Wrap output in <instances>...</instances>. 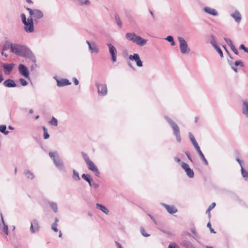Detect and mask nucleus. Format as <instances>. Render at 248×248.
<instances>
[{"label":"nucleus","instance_id":"64","mask_svg":"<svg viewBox=\"0 0 248 248\" xmlns=\"http://www.w3.org/2000/svg\"><path fill=\"white\" fill-rule=\"evenodd\" d=\"M174 160L176 162H180L181 161V159L180 158H179V157H174Z\"/></svg>","mask_w":248,"mask_h":248},{"label":"nucleus","instance_id":"33","mask_svg":"<svg viewBox=\"0 0 248 248\" xmlns=\"http://www.w3.org/2000/svg\"><path fill=\"white\" fill-rule=\"evenodd\" d=\"M0 131L4 135H7L9 132L6 130V126L5 125H0Z\"/></svg>","mask_w":248,"mask_h":248},{"label":"nucleus","instance_id":"19","mask_svg":"<svg viewBox=\"0 0 248 248\" xmlns=\"http://www.w3.org/2000/svg\"><path fill=\"white\" fill-rule=\"evenodd\" d=\"M242 113L248 117V102L247 100H243Z\"/></svg>","mask_w":248,"mask_h":248},{"label":"nucleus","instance_id":"11","mask_svg":"<svg viewBox=\"0 0 248 248\" xmlns=\"http://www.w3.org/2000/svg\"><path fill=\"white\" fill-rule=\"evenodd\" d=\"M88 169L93 172L95 175L99 177L100 173L97 168V167L94 165V164L92 161H90L87 163Z\"/></svg>","mask_w":248,"mask_h":248},{"label":"nucleus","instance_id":"41","mask_svg":"<svg viewBox=\"0 0 248 248\" xmlns=\"http://www.w3.org/2000/svg\"><path fill=\"white\" fill-rule=\"evenodd\" d=\"M89 185L90 186L94 188V189H97L99 187V186L98 184L94 183V182H92V181L90 182V183L89 184Z\"/></svg>","mask_w":248,"mask_h":248},{"label":"nucleus","instance_id":"51","mask_svg":"<svg viewBox=\"0 0 248 248\" xmlns=\"http://www.w3.org/2000/svg\"><path fill=\"white\" fill-rule=\"evenodd\" d=\"M216 206V203L213 202L208 207L207 211H210L212 210Z\"/></svg>","mask_w":248,"mask_h":248},{"label":"nucleus","instance_id":"40","mask_svg":"<svg viewBox=\"0 0 248 248\" xmlns=\"http://www.w3.org/2000/svg\"><path fill=\"white\" fill-rule=\"evenodd\" d=\"M140 232L141 234L144 237H148L150 235L145 232V229L143 227L140 228Z\"/></svg>","mask_w":248,"mask_h":248},{"label":"nucleus","instance_id":"28","mask_svg":"<svg viewBox=\"0 0 248 248\" xmlns=\"http://www.w3.org/2000/svg\"><path fill=\"white\" fill-rule=\"evenodd\" d=\"M24 174L28 179H33L34 178L33 173L28 170H25Z\"/></svg>","mask_w":248,"mask_h":248},{"label":"nucleus","instance_id":"3","mask_svg":"<svg viewBox=\"0 0 248 248\" xmlns=\"http://www.w3.org/2000/svg\"><path fill=\"white\" fill-rule=\"evenodd\" d=\"M165 119L172 128L173 134L175 136L177 141L179 143H180L181 141V138L180 136V131L179 126L175 123H174L168 117H165Z\"/></svg>","mask_w":248,"mask_h":248},{"label":"nucleus","instance_id":"47","mask_svg":"<svg viewBox=\"0 0 248 248\" xmlns=\"http://www.w3.org/2000/svg\"><path fill=\"white\" fill-rule=\"evenodd\" d=\"M231 49L232 51L235 54L238 55V51L235 46L233 45L232 46H231Z\"/></svg>","mask_w":248,"mask_h":248},{"label":"nucleus","instance_id":"49","mask_svg":"<svg viewBox=\"0 0 248 248\" xmlns=\"http://www.w3.org/2000/svg\"><path fill=\"white\" fill-rule=\"evenodd\" d=\"M57 224L56 223H53L51 226V229L56 232H57L58 231V230L57 228Z\"/></svg>","mask_w":248,"mask_h":248},{"label":"nucleus","instance_id":"17","mask_svg":"<svg viewBox=\"0 0 248 248\" xmlns=\"http://www.w3.org/2000/svg\"><path fill=\"white\" fill-rule=\"evenodd\" d=\"M3 85L5 87H8V88H13L16 87V84L15 83V82L11 79H8L5 80L3 83Z\"/></svg>","mask_w":248,"mask_h":248},{"label":"nucleus","instance_id":"21","mask_svg":"<svg viewBox=\"0 0 248 248\" xmlns=\"http://www.w3.org/2000/svg\"><path fill=\"white\" fill-rule=\"evenodd\" d=\"M168 213L173 214L177 212V209L174 206H170L166 204H163Z\"/></svg>","mask_w":248,"mask_h":248},{"label":"nucleus","instance_id":"2","mask_svg":"<svg viewBox=\"0 0 248 248\" xmlns=\"http://www.w3.org/2000/svg\"><path fill=\"white\" fill-rule=\"evenodd\" d=\"M125 37L128 40L131 41L141 46H144L147 43V40L146 39L142 38L140 36L137 35L135 33H126L125 34Z\"/></svg>","mask_w":248,"mask_h":248},{"label":"nucleus","instance_id":"44","mask_svg":"<svg viewBox=\"0 0 248 248\" xmlns=\"http://www.w3.org/2000/svg\"><path fill=\"white\" fill-rule=\"evenodd\" d=\"M19 82L20 84L23 86H25L28 84V82L26 81V80L22 78H20Z\"/></svg>","mask_w":248,"mask_h":248},{"label":"nucleus","instance_id":"45","mask_svg":"<svg viewBox=\"0 0 248 248\" xmlns=\"http://www.w3.org/2000/svg\"><path fill=\"white\" fill-rule=\"evenodd\" d=\"M21 20L23 23H26L27 22L26 16L25 14L22 13L21 14Z\"/></svg>","mask_w":248,"mask_h":248},{"label":"nucleus","instance_id":"7","mask_svg":"<svg viewBox=\"0 0 248 248\" xmlns=\"http://www.w3.org/2000/svg\"><path fill=\"white\" fill-rule=\"evenodd\" d=\"M19 73L27 78H29V71L27 67L23 64H20L18 66Z\"/></svg>","mask_w":248,"mask_h":248},{"label":"nucleus","instance_id":"20","mask_svg":"<svg viewBox=\"0 0 248 248\" xmlns=\"http://www.w3.org/2000/svg\"><path fill=\"white\" fill-rule=\"evenodd\" d=\"M203 10L205 12L214 16H217L218 15V13L215 9L209 7H205L203 8Z\"/></svg>","mask_w":248,"mask_h":248},{"label":"nucleus","instance_id":"53","mask_svg":"<svg viewBox=\"0 0 248 248\" xmlns=\"http://www.w3.org/2000/svg\"><path fill=\"white\" fill-rule=\"evenodd\" d=\"M165 39L170 43L174 40L173 37L171 35L168 36Z\"/></svg>","mask_w":248,"mask_h":248},{"label":"nucleus","instance_id":"24","mask_svg":"<svg viewBox=\"0 0 248 248\" xmlns=\"http://www.w3.org/2000/svg\"><path fill=\"white\" fill-rule=\"evenodd\" d=\"M234 65L232 66V68L235 72H237V68L236 66H240V67H243L244 66V64L242 61H236L234 63Z\"/></svg>","mask_w":248,"mask_h":248},{"label":"nucleus","instance_id":"48","mask_svg":"<svg viewBox=\"0 0 248 248\" xmlns=\"http://www.w3.org/2000/svg\"><path fill=\"white\" fill-rule=\"evenodd\" d=\"M207 227L210 229V231L211 232L214 233H216V232L214 231V230L212 228L211 224L210 222H208L207 224Z\"/></svg>","mask_w":248,"mask_h":248},{"label":"nucleus","instance_id":"39","mask_svg":"<svg viewBox=\"0 0 248 248\" xmlns=\"http://www.w3.org/2000/svg\"><path fill=\"white\" fill-rule=\"evenodd\" d=\"M214 48L217 51V52L219 54L221 58L223 57V52H222L221 49L219 48V47L217 45V46H214Z\"/></svg>","mask_w":248,"mask_h":248},{"label":"nucleus","instance_id":"27","mask_svg":"<svg viewBox=\"0 0 248 248\" xmlns=\"http://www.w3.org/2000/svg\"><path fill=\"white\" fill-rule=\"evenodd\" d=\"M89 48L92 53H97L99 51L98 49L94 43L92 45H90Z\"/></svg>","mask_w":248,"mask_h":248},{"label":"nucleus","instance_id":"9","mask_svg":"<svg viewBox=\"0 0 248 248\" xmlns=\"http://www.w3.org/2000/svg\"><path fill=\"white\" fill-rule=\"evenodd\" d=\"M107 46L109 48V51L111 57V61L113 62H115L116 61L117 59V50L116 48L111 44H108Z\"/></svg>","mask_w":248,"mask_h":248},{"label":"nucleus","instance_id":"59","mask_svg":"<svg viewBox=\"0 0 248 248\" xmlns=\"http://www.w3.org/2000/svg\"><path fill=\"white\" fill-rule=\"evenodd\" d=\"M90 4V2L89 0H83V2L82 3L83 4L85 5H89Z\"/></svg>","mask_w":248,"mask_h":248},{"label":"nucleus","instance_id":"62","mask_svg":"<svg viewBox=\"0 0 248 248\" xmlns=\"http://www.w3.org/2000/svg\"><path fill=\"white\" fill-rule=\"evenodd\" d=\"M223 47H224V48L225 49V50H226V51L227 52V53L229 55H230V57L231 58V59H232V58L231 57V56L230 55V54L229 52V51L227 50L226 46H223Z\"/></svg>","mask_w":248,"mask_h":248},{"label":"nucleus","instance_id":"57","mask_svg":"<svg viewBox=\"0 0 248 248\" xmlns=\"http://www.w3.org/2000/svg\"><path fill=\"white\" fill-rule=\"evenodd\" d=\"M9 46L8 45H7L6 44H4V45L2 47V50L3 51L6 50L9 48Z\"/></svg>","mask_w":248,"mask_h":248},{"label":"nucleus","instance_id":"1","mask_svg":"<svg viewBox=\"0 0 248 248\" xmlns=\"http://www.w3.org/2000/svg\"><path fill=\"white\" fill-rule=\"evenodd\" d=\"M11 51L15 54L29 58L32 62H36V58L31 51L25 46L13 44L10 45Z\"/></svg>","mask_w":248,"mask_h":248},{"label":"nucleus","instance_id":"5","mask_svg":"<svg viewBox=\"0 0 248 248\" xmlns=\"http://www.w3.org/2000/svg\"><path fill=\"white\" fill-rule=\"evenodd\" d=\"M49 155L50 157L53 160L55 165L57 168L59 169H62L63 168V163L60 158L57 152H49Z\"/></svg>","mask_w":248,"mask_h":248},{"label":"nucleus","instance_id":"22","mask_svg":"<svg viewBox=\"0 0 248 248\" xmlns=\"http://www.w3.org/2000/svg\"><path fill=\"white\" fill-rule=\"evenodd\" d=\"M96 207L97 209L101 210L102 212L104 213L105 214L108 215L109 213L108 210L107 208L106 207L104 206L102 204L99 203L96 204Z\"/></svg>","mask_w":248,"mask_h":248},{"label":"nucleus","instance_id":"8","mask_svg":"<svg viewBox=\"0 0 248 248\" xmlns=\"http://www.w3.org/2000/svg\"><path fill=\"white\" fill-rule=\"evenodd\" d=\"M182 168L185 170L186 175L190 178H192L194 176V173L192 169H191L189 165L184 162L182 163L181 165Z\"/></svg>","mask_w":248,"mask_h":248},{"label":"nucleus","instance_id":"60","mask_svg":"<svg viewBox=\"0 0 248 248\" xmlns=\"http://www.w3.org/2000/svg\"><path fill=\"white\" fill-rule=\"evenodd\" d=\"M115 244H116V245L117 248H123V247L121 246V244L119 243L118 242L115 241Z\"/></svg>","mask_w":248,"mask_h":248},{"label":"nucleus","instance_id":"61","mask_svg":"<svg viewBox=\"0 0 248 248\" xmlns=\"http://www.w3.org/2000/svg\"><path fill=\"white\" fill-rule=\"evenodd\" d=\"M237 161H238V162L239 163V165L241 166V168H242V167H243V162L239 158H237Z\"/></svg>","mask_w":248,"mask_h":248},{"label":"nucleus","instance_id":"29","mask_svg":"<svg viewBox=\"0 0 248 248\" xmlns=\"http://www.w3.org/2000/svg\"><path fill=\"white\" fill-rule=\"evenodd\" d=\"M241 173L245 180L248 181V172L246 171L243 167L241 168Z\"/></svg>","mask_w":248,"mask_h":248},{"label":"nucleus","instance_id":"46","mask_svg":"<svg viewBox=\"0 0 248 248\" xmlns=\"http://www.w3.org/2000/svg\"><path fill=\"white\" fill-rule=\"evenodd\" d=\"M192 143L194 147H195V149L196 150V151H198V150L200 149V148L196 140L192 142Z\"/></svg>","mask_w":248,"mask_h":248},{"label":"nucleus","instance_id":"63","mask_svg":"<svg viewBox=\"0 0 248 248\" xmlns=\"http://www.w3.org/2000/svg\"><path fill=\"white\" fill-rule=\"evenodd\" d=\"M3 80V78L2 74L1 72H0V83L2 82Z\"/></svg>","mask_w":248,"mask_h":248},{"label":"nucleus","instance_id":"31","mask_svg":"<svg viewBox=\"0 0 248 248\" xmlns=\"http://www.w3.org/2000/svg\"><path fill=\"white\" fill-rule=\"evenodd\" d=\"M209 40L210 43L214 47L217 45L215 37L213 34L209 36Z\"/></svg>","mask_w":248,"mask_h":248},{"label":"nucleus","instance_id":"43","mask_svg":"<svg viewBox=\"0 0 248 248\" xmlns=\"http://www.w3.org/2000/svg\"><path fill=\"white\" fill-rule=\"evenodd\" d=\"M3 231L6 234H8V226L5 224L3 225Z\"/></svg>","mask_w":248,"mask_h":248},{"label":"nucleus","instance_id":"18","mask_svg":"<svg viewBox=\"0 0 248 248\" xmlns=\"http://www.w3.org/2000/svg\"><path fill=\"white\" fill-rule=\"evenodd\" d=\"M71 83L67 79H57V85L59 87H62L66 85H69Z\"/></svg>","mask_w":248,"mask_h":248},{"label":"nucleus","instance_id":"13","mask_svg":"<svg viewBox=\"0 0 248 248\" xmlns=\"http://www.w3.org/2000/svg\"><path fill=\"white\" fill-rule=\"evenodd\" d=\"M14 63H3V68L4 72L6 75L10 74L11 71L13 70L14 66Z\"/></svg>","mask_w":248,"mask_h":248},{"label":"nucleus","instance_id":"35","mask_svg":"<svg viewBox=\"0 0 248 248\" xmlns=\"http://www.w3.org/2000/svg\"><path fill=\"white\" fill-rule=\"evenodd\" d=\"M49 123L50 125H53L55 126H57L58 125V121L57 119L55 117H53L51 120L49 122Z\"/></svg>","mask_w":248,"mask_h":248},{"label":"nucleus","instance_id":"54","mask_svg":"<svg viewBox=\"0 0 248 248\" xmlns=\"http://www.w3.org/2000/svg\"><path fill=\"white\" fill-rule=\"evenodd\" d=\"M185 154H186V155L187 156V157L188 159H189L191 162H193L192 159V158H191V156H190V153H189L188 152L186 151V152H185Z\"/></svg>","mask_w":248,"mask_h":248},{"label":"nucleus","instance_id":"34","mask_svg":"<svg viewBox=\"0 0 248 248\" xmlns=\"http://www.w3.org/2000/svg\"><path fill=\"white\" fill-rule=\"evenodd\" d=\"M81 177L83 179H84L85 181L88 182L89 184L90 183V182L92 181V179L91 178V177L88 174H83L81 175Z\"/></svg>","mask_w":248,"mask_h":248},{"label":"nucleus","instance_id":"16","mask_svg":"<svg viewBox=\"0 0 248 248\" xmlns=\"http://www.w3.org/2000/svg\"><path fill=\"white\" fill-rule=\"evenodd\" d=\"M231 16L237 23H239L241 22L242 17L238 11L236 10L234 12L231 14Z\"/></svg>","mask_w":248,"mask_h":248},{"label":"nucleus","instance_id":"14","mask_svg":"<svg viewBox=\"0 0 248 248\" xmlns=\"http://www.w3.org/2000/svg\"><path fill=\"white\" fill-rule=\"evenodd\" d=\"M32 16L34 18L35 22H36L37 20L42 18L44 16V14L42 11L38 9H34V12Z\"/></svg>","mask_w":248,"mask_h":248},{"label":"nucleus","instance_id":"23","mask_svg":"<svg viewBox=\"0 0 248 248\" xmlns=\"http://www.w3.org/2000/svg\"><path fill=\"white\" fill-rule=\"evenodd\" d=\"M181 245L186 248H195L193 244L189 241L184 240L181 243Z\"/></svg>","mask_w":248,"mask_h":248},{"label":"nucleus","instance_id":"42","mask_svg":"<svg viewBox=\"0 0 248 248\" xmlns=\"http://www.w3.org/2000/svg\"><path fill=\"white\" fill-rule=\"evenodd\" d=\"M224 40L225 41V42H226V43L231 47V46H232V45H233L232 40L229 39V38H224Z\"/></svg>","mask_w":248,"mask_h":248},{"label":"nucleus","instance_id":"58","mask_svg":"<svg viewBox=\"0 0 248 248\" xmlns=\"http://www.w3.org/2000/svg\"><path fill=\"white\" fill-rule=\"evenodd\" d=\"M73 80L74 81V84L76 85H78L79 84V82H78V80L77 79V78H73Z\"/></svg>","mask_w":248,"mask_h":248},{"label":"nucleus","instance_id":"25","mask_svg":"<svg viewBox=\"0 0 248 248\" xmlns=\"http://www.w3.org/2000/svg\"><path fill=\"white\" fill-rule=\"evenodd\" d=\"M197 152L198 154H199L200 157H201V159L204 163V164L206 165H208V161L206 160V159L205 158V157H204V155L203 154V153H202L201 149L198 150V151H197Z\"/></svg>","mask_w":248,"mask_h":248},{"label":"nucleus","instance_id":"56","mask_svg":"<svg viewBox=\"0 0 248 248\" xmlns=\"http://www.w3.org/2000/svg\"><path fill=\"white\" fill-rule=\"evenodd\" d=\"M33 16H30L28 18V20L27 22H29V23H33Z\"/></svg>","mask_w":248,"mask_h":248},{"label":"nucleus","instance_id":"10","mask_svg":"<svg viewBox=\"0 0 248 248\" xmlns=\"http://www.w3.org/2000/svg\"><path fill=\"white\" fill-rule=\"evenodd\" d=\"M30 231L32 233L38 232L39 230V223L37 219H34L31 222Z\"/></svg>","mask_w":248,"mask_h":248},{"label":"nucleus","instance_id":"6","mask_svg":"<svg viewBox=\"0 0 248 248\" xmlns=\"http://www.w3.org/2000/svg\"><path fill=\"white\" fill-rule=\"evenodd\" d=\"M95 86L97 88V92L99 94L105 96L107 94L108 90L106 84L96 83Z\"/></svg>","mask_w":248,"mask_h":248},{"label":"nucleus","instance_id":"55","mask_svg":"<svg viewBox=\"0 0 248 248\" xmlns=\"http://www.w3.org/2000/svg\"><path fill=\"white\" fill-rule=\"evenodd\" d=\"M26 9L29 11L30 15L32 16V14H33V12H34V9L32 10L30 8H27Z\"/></svg>","mask_w":248,"mask_h":248},{"label":"nucleus","instance_id":"26","mask_svg":"<svg viewBox=\"0 0 248 248\" xmlns=\"http://www.w3.org/2000/svg\"><path fill=\"white\" fill-rule=\"evenodd\" d=\"M114 18L117 25L119 28H121L122 27V22L118 14L116 13L115 14Z\"/></svg>","mask_w":248,"mask_h":248},{"label":"nucleus","instance_id":"52","mask_svg":"<svg viewBox=\"0 0 248 248\" xmlns=\"http://www.w3.org/2000/svg\"><path fill=\"white\" fill-rule=\"evenodd\" d=\"M239 49H242L245 52H246V51H247L248 48L246 47L243 44H241L240 46H239Z\"/></svg>","mask_w":248,"mask_h":248},{"label":"nucleus","instance_id":"30","mask_svg":"<svg viewBox=\"0 0 248 248\" xmlns=\"http://www.w3.org/2000/svg\"><path fill=\"white\" fill-rule=\"evenodd\" d=\"M49 204L52 209L54 211V212L55 213H57L58 211V207L57 203L55 202H49Z\"/></svg>","mask_w":248,"mask_h":248},{"label":"nucleus","instance_id":"4","mask_svg":"<svg viewBox=\"0 0 248 248\" xmlns=\"http://www.w3.org/2000/svg\"><path fill=\"white\" fill-rule=\"evenodd\" d=\"M178 40L179 42L180 52L182 54H188L190 49L189 48L187 42L185 39L182 37H178Z\"/></svg>","mask_w":248,"mask_h":248},{"label":"nucleus","instance_id":"32","mask_svg":"<svg viewBox=\"0 0 248 248\" xmlns=\"http://www.w3.org/2000/svg\"><path fill=\"white\" fill-rule=\"evenodd\" d=\"M73 176H72L73 179L75 181L79 180L80 177L79 176L78 172L75 170H73Z\"/></svg>","mask_w":248,"mask_h":248},{"label":"nucleus","instance_id":"37","mask_svg":"<svg viewBox=\"0 0 248 248\" xmlns=\"http://www.w3.org/2000/svg\"><path fill=\"white\" fill-rule=\"evenodd\" d=\"M43 129L44 131V139H47L49 137V135L47 132V129L45 127H43Z\"/></svg>","mask_w":248,"mask_h":248},{"label":"nucleus","instance_id":"15","mask_svg":"<svg viewBox=\"0 0 248 248\" xmlns=\"http://www.w3.org/2000/svg\"><path fill=\"white\" fill-rule=\"evenodd\" d=\"M23 24L24 25V30L26 32H32L34 31L33 23L26 22V23H24Z\"/></svg>","mask_w":248,"mask_h":248},{"label":"nucleus","instance_id":"38","mask_svg":"<svg viewBox=\"0 0 248 248\" xmlns=\"http://www.w3.org/2000/svg\"><path fill=\"white\" fill-rule=\"evenodd\" d=\"M82 155L86 164L91 161L86 154L82 152Z\"/></svg>","mask_w":248,"mask_h":248},{"label":"nucleus","instance_id":"12","mask_svg":"<svg viewBox=\"0 0 248 248\" xmlns=\"http://www.w3.org/2000/svg\"><path fill=\"white\" fill-rule=\"evenodd\" d=\"M129 59L132 61H135L136 62L137 65L139 67H141L142 66V62L141 61L140 57L138 54H134V55H130L129 57Z\"/></svg>","mask_w":248,"mask_h":248},{"label":"nucleus","instance_id":"36","mask_svg":"<svg viewBox=\"0 0 248 248\" xmlns=\"http://www.w3.org/2000/svg\"><path fill=\"white\" fill-rule=\"evenodd\" d=\"M191 232L193 234V237L196 240H198L199 239V237L197 233L196 232V230L195 228H192L191 230Z\"/></svg>","mask_w":248,"mask_h":248},{"label":"nucleus","instance_id":"50","mask_svg":"<svg viewBox=\"0 0 248 248\" xmlns=\"http://www.w3.org/2000/svg\"><path fill=\"white\" fill-rule=\"evenodd\" d=\"M188 135H189V139L191 141V142H193V141H196V140H195L194 136L192 134V133L191 132H189L188 133Z\"/></svg>","mask_w":248,"mask_h":248}]
</instances>
